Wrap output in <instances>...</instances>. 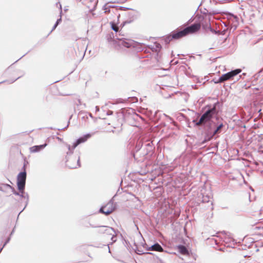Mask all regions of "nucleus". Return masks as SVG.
<instances>
[{
	"label": "nucleus",
	"mask_w": 263,
	"mask_h": 263,
	"mask_svg": "<svg viewBox=\"0 0 263 263\" xmlns=\"http://www.w3.org/2000/svg\"><path fill=\"white\" fill-rule=\"evenodd\" d=\"M118 44L120 46L125 47L127 48H129L130 46V44L129 43H128L122 40H119Z\"/></svg>",
	"instance_id": "obj_13"
},
{
	"label": "nucleus",
	"mask_w": 263,
	"mask_h": 263,
	"mask_svg": "<svg viewBox=\"0 0 263 263\" xmlns=\"http://www.w3.org/2000/svg\"><path fill=\"white\" fill-rule=\"evenodd\" d=\"M201 28L200 23L194 24L184 29L186 35L195 33L199 30Z\"/></svg>",
	"instance_id": "obj_6"
},
{
	"label": "nucleus",
	"mask_w": 263,
	"mask_h": 263,
	"mask_svg": "<svg viewBox=\"0 0 263 263\" xmlns=\"http://www.w3.org/2000/svg\"><path fill=\"white\" fill-rule=\"evenodd\" d=\"M111 230V228L106 226L99 227L97 230V232L100 234H105L109 232Z\"/></svg>",
	"instance_id": "obj_10"
},
{
	"label": "nucleus",
	"mask_w": 263,
	"mask_h": 263,
	"mask_svg": "<svg viewBox=\"0 0 263 263\" xmlns=\"http://www.w3.org/2000/svg\"><path fill=\"white\" fill-rule=\"evenodd\" d=\"M90 137L89 135H85L82 137L80 138L79 139L77 140V141L73 143L72 146L73 148H75L79 144L84 143L87 140V139Z\"/></svg>",
	"instance_id": "obj_8"
},
{
	"label": "nucleus",
	"mask_w": 263,
	"mask_h": 263,
	"mask_svg": "<svg viewBox=\"0 0 263 263\" xmlns=\"http://www.w3.org/2000/svg\"><path fill=\"white\" fill-rule=\"evenodd\" d=\"M149 250L158 251L160 252H163V249L162 247L158 243L152 246L149 249Z\"/></svg>",
	"instance_id": "obj_11"
},
{
	"label": "nucleus",
	"mask_w": 263,
	"mask_h": 263,
	"mask_svg": "<svg viewBox=\"0 0 263 263\" xmlns=\"http://www.w3.org/2000/svg\"><path fill=\"white\" fill-rule=\"evenodd\" d=\"M47 145L46 143H45L44 144L40 145H35L32 146L30 148V151L31 153H36L40 151L41 150L43 149L44 148H45Z\"/></svg>",
	"instance_id": "obj_9"
},
{
	"label": "nucleus",
	"mask_w": 263,
	"mask_h": 263,
	"mask_svg": "<svg viewBox=\"0 0 263 263\" xmlns=\"http://www.w3.org/2000/svg\"><path fill=\"white\" fill-rule=\"evenodd\" d=\"M215 107L208 110L206 111L200 118L199 121L196 124L197 126H200L201 124L211 120L213 115L215 113Z\"/></svg>",
	"instance_id": "obj_3"
},
{
	"label": "nucleus",
	"mask_w": 263,
	"mask_h": 263,
	"mask_svg": "<svg viewBox=\"0 0 263 263\" xmlns=\"http://www.w3.org/2000/svg\"><path fill=\"white\" fill-rule=\"evenodd\" d=\"M219 2H220L221 3H225L226 1H227V0H218Z\"/></svg>",
	"instance_id": "obj_17"
},
{
	"label": "nucleus",
	"mask_w": 263,
	"mask_h": 263,
	"mask_svg": "<svg viewBox=\"0 0 263 263\" xmlns=\"http://www.w3.org/2000/svg\"><path fill=\"white\" fill-rule=\"evenodd\" d=\"M111 29L116 32H118L119 31V27L114 22H110Z\"/></svg>",
	"instance_id": "obj_14"
},
{
	"label": "nucleus",
	"mask_w": 263,
	"mask_h": 263,
	"mask_svg": "<svg viewBox=\"0 0 263 263\" xmlns=\"http://www.w3.org/2000/svg\"><path fill=\"white\" fill-rule=\"evenodd\" d=\"M186 33L184 31V30H182L179 31H174L172 32V34L170 35L168 38H172L173 39H179L185 36H186Z\"/></svg>",
	"instance_id": "obj_7"
},
{
	"label": "nucleus",
	"mask_w": 263,
	"mask_h": 263,
	"mask_svg": "<svg viewBox=\"0 0 263 263\" xmlns=\"http://www.w3.org/2000/svg\"><path fill=\"white\" fill-rule=\"evenodd\" d=\"M61 21V18L57 20L56 23L54 24V26L52 28V31L54 30L56 28V27H57V26L58 25V24H59V23Z\"/></svg>",
	"instance_id": "obj_16"
},
{
	"label": "nucleus",
	"mask_w": 263,
	"mask_h": 263,
	"mask_svg": "<svg viewBox=\"0 0 263 263\" xmlns=\"http://www.w3.org/2000/svg\"><path fill=\"white\" fill-rule=\"evenodd\" d=\"M178 249L179 252L181 254L184 255L189 254V251L185 247L182 246V245H180V246H178Z\"/></svg>",
	"instance_id": "obj_12"
},
{
	"label": "nucleus",
	"mask_w": 263,
	"mask_h": 263,
	"mask_svg": "<svg viewBox=\"0 0 263 263\" xmlns=\"http://www.w3.org/2000/svg\"><path fill=\"white\" fill-rule=\"evenodd\" d=\"M241 72L240 69H236L227 73L222 74L219 79L215 81V83H222L224 81L232 80L233 77Z\"/></svg>",
	"instance_id": "obj_2"
},
{
	"label": "nucleus",
	"mask_w": 263,
	"mask_h": 263,
	"mask_svg": "<svg viewBox=\"0 0 263 263\" xmlns=\"http://www.w3.org/2000/svg\"><path fill=\"white\" fill-rule=\"evenodd\" d=\"M115 210V206L114 202L112 201H109L100 209V212L106 215H108L114 211Z\"/></svg>",
	"instance_id": "obj_5"
},
{
	"label": "nucleus",
	"mask_w": 263,
	"mask_h": 263,
	"mask_svg": "<svg viewBox=\"0 0 263 263\" xmlns=\"http://www.w3.org/2000/svg\"><path fill=\"white\" fill-rule=\"evenodd\" d=\"M66 165L71 169L77 168L80 167V157L76 155H69L66 161Z\"/></svg>",
	"instance_id": "obj_1"
},
{
	"label": "nucleus",
	"mask_w": 263,
	"mask_h": 263,
	"mask_svg": "<svg viewBox=\"0 0 263 263\" xmlns=\"http://www.w3.org/2000/svg\"><path fill=\"white\" fill-rule=\"evenodd\" d=\"M223 126V125L221 124L219 125L216 128V129L214 132L213 136L217 134V133H219L220 129L221 128V127Z\"/></svg>",
	"instance_id": "obj_15"
},
{
	"label": "nucleus",
	"mask_w": 263,
	"mask_h": 263,
	"mask_svg": "<svg viewBox=\"0 0 263 263\" xmlns=\"http://www.w3.org/2000/svg\"><path fill=\"white\" fill-rule=\"evenodd\" d=\"M26 179V173L25 171L18 174L17 178V185L18 189L20 191H23L25 188Z\"/></svg>",
	"instance_id": "obj_4"
},
{
	"label": "nucleus",
	"mask_w": 263,
	"mask_h": 263,
	"mask_svg": "<svg viewBox=\"0 0 263 263\" xmlns=\"http://www.w3.org/2000/svg\"><path fill=\"white\" fill-rule=\"evenodd\" d=\"M7 186H8V187H11V186H10V185H7Z\"/></svg>",
	"instance_id": "obj_18"
}]
</instances>
